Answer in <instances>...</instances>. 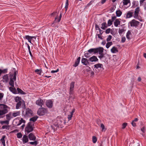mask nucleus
Returning <instances> with one entry per match:
<instances>
[{
    "label": "nucleus",
    "mask_w": 146,
    "mask_h": 146,
    "mask_svg": "<svg viewBox=\"0 0 146 146\" xmlns=\"http://www.w3.org/2000/svg\"><path fill=\"white\" fill-rule=\"evenodd\" d=\"M18 71L15 68H12L9 72L10 81L9 84L11 86H13L14 82L16 80L17 75L18 74Z\"/></svg>",
    "instance_id": "nucleus-1"
},
{
    "label": "nucleus",
    "mask_w": 146,
    "mask_h": 146,
    "mask_svg": "<svg viewBox=\"0 0 146 146\" xmlns=\"http://www.w3.org/2000/svg\"><path fill=\"white\" fill-rule=\"evenodd\" d=\"M9 108L7 105L0 104V118H3L5 117V115L8 112V109Z\"/></svg>",
    "instance_id": "nucleus-2"
},
{
    "label": "nucleus",
    "mask_w": 146,
    "mask_h": 146,
    "mask_svg": "<svg viewBox=\"0 0 146 146\" xmlns=\"http://www.w3.org/2000/svg\"><path fill=\"white\" fill-rule=\"evenodd\" d=\"M14 125L16 126H18L21 125L22 123L25 124L26 121L23 118H21V119L19 120L18 119H15L14 121Z\"/></svg>",
    "instance_id": "nucleus-3"
},
{
    "label": "nucleus",
    "mask_w": 146,
    "mask_h": 146,
    "mask_svg": "<svg viewBox=\"0 0 146 146\" xmlns=\"http://www.w3.org/2000/svg\"><path fill=\"white\" fill-rule=\"evenodd\" d=\"M47 112L46 109L43 108H39L37 111L38 115L41 116L44 115L45 113Z\"/></svg>",
    "instance_id": "nucleus-4"
},
{
    "label": "nucleus",
    "mask_w": 146,
    "mask_h": 146,
    "mask_svg": "<svg viewBox=\"0 0 146 146\" xmlns=\"http://www.w3.org/2000/svg\"><path fill=\"white\" fill-rule=\"evenodd\" d=\"M33 127L30 123H29L25 129V132L27 133H29L30 132L33 131Z\"/></svg>",
    "instance_id": "nucleus-5"
},
{
    "label": "nucleus",
    "mask_w": 146,
    "mask_h": 146,
    "mask_svg": "<svg viewBox=\"0 0 146 146\" xmlns=\"http://www.w3.org/2000/svg\"><path fill=\"white\" fill-rule=\"evenodd\" d=\"M33 115L32 111L29 108H27L26 110L25 114V115L27 117H30Z\"/></svg>",
    "instance_id": "nucleus-6"
},
{
    "label": "nucleus",
    "mask_w": 146,
    "mask_h": 146,
    "mask_svg": "<svg viewBox=\"0 0 146 146\" xmlns=\"http://www.w3.org/2000/svg\"><path fill=\"white\" fill-rule=\"evenodd\" d=\"M130 26L131 27H137L139 24V22L134 19H133L130 22Z\"/></svg>",
    "instance_id": "nucleus-7"
},
{
    "label": "nucleus",
    "mask_w": 146,
    "mask_h": 146,
    "mask_svg": "<svg viewBox=\"0 0 146 146\" xmlns=\"http://www.w3.org/2000/svg\"><path fill=\"white\" fill-rule=\"evenodd\" d=\"M46 104L48 108H51L53 106V102L51 100H48L46 102Z\"/></svg>",
    "instance_id": "nucleus-8"
},
{
    "label": "nucleus",
    "mask_w": 146,
    "mask_h": 146,
    "mask_svg": "<svg viewBox=\"0 0 146 146\" xmlns=\"http://www.w3.org/2000/svg\"><path fill=\"white\" fill-rule=\"evenodd\" d=\"M36 104L41 107L44 104V102L43 100L40 98H39L36 102Z\"/></svg>",
    "instance_id": "nucleus-9"
},
{
    "label": "nucleus",
    "mask_w": 146,
    "mask_h": 146,
    "mask_svg": "<svg viewBox=\"0 0 146 146\" xmlns=\"http://www.w3.org/2000/svg\"><path fill=\"white\" fill-rule=\"evenodd\" d=\"M140 11L139 7H137L136 8L134 12V14L133 15V17L135 19L138 18V16L139 13V12Z\"/></svg>",
    "instance_id": "nucleus-10"
},
{
    "label": "nucleus",
    "mask_w": 146,
    "mask_h": 146,
    "mask_svg": "<svg viewBox=\"0 0 146 146\" xmlns=\"http://www.w3.org/2000/svg\"><path fill=\"white\" fill-rule=\"evenodd\" d=\"M9 80V78L8 74H5L3 77V82L7 83Z\"/></svg>",
    "instance_id": "nucleus-11"
},
{
    "label": "nucleus",
    "mask_w": 146,
    "mask_h": 146,
    "mask_svg": "<svg viewBox=\"0 0 146 146\" xmlns=\"http://www.w3.org/2000/svg\"><path fill=\"white\" fill-rule=\"evenodd\" d=\"M89 60L91 62H95L97 61L98 60L97 57L94 56L90 58Z\"/></svg>",
    "instance_id": "nucleus-12"
},
{
    "label": "nucleus",
    "mask_w": 146,
    "mask_h": 146,
    "mask_svg": "<svg viewBox=\"0 0 146 146\" xmlns=\"http://www.w3.org/2000/svg\"><path fill=\"white\" fill-rule=\"evenodd\" d=\"M96 53L99 52V54H102L103 53L104 50V48L102 47H99L96 48Z\"/></svg>",
    "instance_id": "nucleus-13"
},
{
    "label": "nucleus",
    "mask_w": 146,
    "mask_h": 146,
    "mask_svg": "<svg viewBox=\"0 0 146 146\" xmlns=\"http://www.w3.org/2000/svg\"><path fill=\"white\" fill-rule=\"evenodd\" d=\"M29 138L30 140L34 141L36 139V137L32 133H30L29 135Z\"/></svg>",
    "instance_id": "nucleus-14"
},
{
    "label": "nucleus",
    "mask_w": 146,
    "mask_h": 146,
    "mask_svg": "<svg viewBox=\"0 0 146 146\" xmlns=\"http://www.w3.org/2000/svg\"><path fill=\"white\" fill-rule=\"evenodd\" d=\"M133 13L131 11H128L126 15V19L130 18L133 16Z\"/></svg>",
    "instance_id": "nucleus-15"
},
{
    "label": "nucleus",
    "mask_w": 146,
    "mask_h": 146,
    "mask_svg": "<svg viewBox=\"0 0 146 146\" xmlns=\"http://www.w3.org/2000/svg\"><path fill=\"white\" fill-rule=\"evenodd\" d=\"M81 62L82 63L85 65H87L88 64V60L86 58H82Z\"/></svg>",
    "instance_id": "nucleus-16"
},
{
    "label": "nucleus",
    "mask_w": 146,
    "mask_h": 146,
    "mask_svg": "<svg viewBox=\"0 0 146 146\" xmlns=\"http://www.w3.org/2000/svg\"><path fill=\"white\" fill-rule=\"evenodd\" d=\"M22 140L24 143H27L29 141L27 136L26 135H24L22 138Z\"/></svg>",
    "instance_id": "nucleus-17"
},
{
    "label": "nucleus",
    "mask_w": 146,
    "mask_h": 146,
    "mask_svg": "<svg viewBox=\"0 0 146 146\" xmlns=\"http://www.w3.org/2000/svg\"><path fill=\"white\" fill-rule=\"evenodd\" d=\"M20 114V111H17L11 113L12 116L13 117H16L19 116Z\"/></svg>",
    "instance_id": "nucleus-18"
},
{
    "label": "nucleus",
    "mask_w": 146,
    "mask_h": 146,
    "mask_svg": "<svg viewBox=\"0 0 146 146\" xmlns=\"http://www.w3.org/2000/svg\"><path fill=\"white\" fill-rule=\"evenodd\" d=\"M9 90L11 92L14 94H17V92L14 87V86H12L11 87H10Z\"/></svg>",
    "instance_id": "nucleus-19"
},
{
    "label": "nucleus",
    "mask_w": 146,
    "mask_h": 146,
    "mask_svg": "<svg viewBox=\"0 0 146 146\" xmlns=\"http://www.w3.org/2000/svg\"><path fill=\"white\" fill-rule=\"evenodd\" d=\"M74 82H72L70 84V93H72L73 91L74 88Z\"/></svg>",
    "instance_id": "nucleus-20"
},
{
    "label": "nucleus",
    "mask_w": 146,
    "mask_h": 146,
    "mask_svg": "<svg viewBox=\"0 0 146 146\" xmlns=\"http://www.w3.org/2000/svg\"><path fill=\"white\" fill-rule=\"evenodd\" d=\"M121 21L119 20V19H116L115 20L114 22V25L116 27H117L120 24Z\"/></svg>",
    "instance_id": "nucleus-21"
},
{
    "label": "nucleus",
    "mask_w": 146,
    "mask_h": 146,
    "mask_svg": "<svg viewBox=\"0 0 146 146\" xmlns=\"http://www.w3.org/2000/svg\"><path fill=\"white\" fill-rule=\"evenodd\" d=\"M122 3L124 5H127L129 4L130 5L131 4L130 0H123Z\"/></svg>",
    "instance_id": "nucleus-22"
},
{
    "label": "nucleus",
    "mask_w": 146,
    "mask_h": 146,
    "mask_svg": "<svg viewBox=\"0 0 146 146\" xmlns=\"http://www.w3.org/2000/svg\"><path fill=\"white\" fill-rule=\"evenodd\" d=\"M94 66L95 68L98 69L99 68H102L103 65L102 64L98 63L94 65Z\"/></svg>",
    "instance_id": "nucleus-23"
},
{
    "label": "nucleus",
    "mask_w": 146,
    "mask_h": 146,
    "mask_svg": "<svg viewBox=\"0 0 146 146\" xmlns=\"http://www.w3.org/2000/svg\"><path fill=\"white\" fill-rule=\"evenodd\" d=\"M111 52L113 53H115L117 52H118V50L117 48L115 46H113L111 50Z\"/></svg>",
    "instance_id": "nucleus-24"
},
{
    "label": "nucleus",
    "mask_w": 146,
    "mask_h": 146,
    "mask_svg": "<svg viewBox=\"0 0 146 146\" xmlns=\"http://www.w3.org/2000/svg\"><path fill=\"white\" fill-rule=\"evenodd\" d=\"M11 115H12L11 112L9 113L8 114L6 115L7 120L9 122V121L12 118V117H11Z\"/></svg>",
    "instance_id": "nucleus-25"
},
{
    "label": "nucleus",
    "mask_w": 146,
    "mask_h": 146,
    "mask_svg": "<svg viewBox=\"0 0 146 146\" xmlns=\"http://www.w3.org/2000/svg\"><path fill=\"white\" fill-rule=\"evenodd\" d=\"M24 38L28 40H31L33 38H35L34 36H31L29 35H26L24 37Z\"/></svg>",
    "instance_id": "nucleus-26"
},
{
    "label": "nucleus",
    "mask_w": 146,
    "mask_h": 146,
    "mask_svg": "<svg viewBox=\"0 0 146 146\" xmlns=\"http://www.w3.org/2000/svg\"><path fill=\"white\" fill-rule=\"evenodd\" d=\"M96 50L95 48H91L89 50L88 52L90 54L93 53L94 54H96Z\"/></svg>",
    "instance_id": "nucleus-27"
},
{
    "label": "nucleus",
    "mask_w": 146,
    "mask_h": 146,
    "mask_svg": "<svg viewBox=\"0 0 146 146\" xmlns=\"http://www.w3.org/2000/svg\"><path fill=\"white\" fill-rule=\"evenodd\" d=\"M5 136L3 135L2 138L1 139L0 141L1 142L3 146H5Z\"/></svg>",
    "instance_id": "nucleus-28"
},
{
    "label": "nucleus",
    "mask_w": 146,
    "mask_h": 146,
    "mask_svg": "<svg viewBox=\"0 0 146 146\" xmlns=\"http://www.w3.org/2000/svg\"><path fill=\"white\" fill-rule=\"evenodd\" d=\"M107 27V24L106 23L104 22L102 24V27H101V28L105 30L106 28Z\"/></svg>",
    "instance_id": "nucleus-29"
},
{
    "label": "nucleus",
    "mask_w": 146,
    "mask_h": 146,
    "mask_svg": "<svg viewBox=\"0 0 146 146\" xmlns=\"http://www.w3.org/2000/svg\"><path fill=\"white\" fill-rule=\"evenodd\" d=\"M23 102H18L17 104L16 105V109H18L20 107L22 103H23Z\"/></svg>",
    "instance_id": "nucleus-30"
},
{
    "label": "nucleus",
    "mask_w": 146,
    "mask_h": 146,
    "mask_svg": "<svg viewBox=\"0 0 146 146\" xmlns=\"http://www.w3.org/2000/svg\"><path fill=\"white\" fill-rule=\"evenodd\" d=\"M122 13L121 11L120 10H117L116 12V16L118 17H120Z\"/></svg>",
    "instance_id": "nucleus-31"
},
{
    "label": "nucleus",
    "mask_w": 146,
    "mask_h": 146,
    "mask_svg": "<svg viewBox=\"0 0 146 146\" xmlns=\"http://www.w3.org/2000/svg\"><path fill=\"white\" fill-rule=\"evenodd\" d=\"M17 90L18 93H20L22 94H25V92L23 91L22 90L19 88H17Z\"/></svg>",
    "instance_id": "nucleus-32"
},
{
    "label": "nucleus",
    "mask_w": 146,
    "mask_h": 146,
    "mask_svg": "<svg viewBox=\"0 0 146 146\" xmlns=\"http://www.w3.org/2000/svg\"><path fill=\"white\" fill-rule=\"evenodd\" d=\"M112 44V42H108L106 45V47L108 48Z\"/></svg>",
    "instance_id": "nucleus-33"
},
{
    "label": "nucleus",
    "mask_w": 146,
    "mask_h": 146,
    "mask_svg": "<svg viewBox=\"0 0 146 146\" xmlns=\"http://www.w3.org/2000/svg\"><path fill=\"white\" fill-rule=\"evenodd\" d=\"M42 72V70L41 69L39 70L37 69L35 71V72L37 74H39V75H41V74Z\"/></svg>",
    "instance_id": "nucleus-34"
},
{
    "label": "nucleus",
    "mask_w": 146,
    "mask_h": 146,
    "mask_svg": "<svg viewBox=\"0 0 146 146\" xmlns=\"http://www.w3.org/2000/svg\"><path fill=\"white\" fill-rule=\"evenodd\" d=\"M21 98L20 97H17L15 98V101L16 102H21Z\"/></svg>",
    "instance_id": "nucleus-35"
},
{
    "label": "nucleus",
    "mask_w": 146,
    "mask_h": 146,
    "mask_svg": "<svg viewBox=\"0 0 146 146\" xmlns=\"http://www.w3.org/2000/svg\"><path fill=\"white\" fill-rule=\"evenodd\" d=\"M37 118L38 117L37 116L34 117L30 118V121L35 122L37 120Z\"/></svg>",
    "instance_id": "nucleus-36"
},
{
    "label": "nucleus",
    "mask_w": 146,
    "mask_h": 146,
    "mask_svg": "<svg viewBox=\"0 0 146 146\" xmlns=\"http://www.w3.org/2000/svg\"><path fill=\"white\" fill-rule=\"evenodd\" d=\"M93 142L95 143L96 142L97 139L96 137L95 136H93L92 138Z\"/></svg>",
    "instance_id": "nucleus-37"
},
{
    "label": "nucleus",
    "mask_w": 146,
    "mask_h": 146,
    "mask_svg": "<svg viewBox=\"0 0 146 146\" xmlns=\"http://www.w3.org/2000/svg\"><path fill=\"white\" fill-rule=\"evenodd\" d=\"M131 34V32L130 31H128L126 34V37L128 39H130L129 37V35Z\"/></svg>",
    "instance_id": "nucleus-38"
},
{
    "label": "nucleus",
    "mask_w": 146,
    "mask_h": 146,
    "mask_svg": "<svg viewBox=\"0 0 146 146\" xmlns=\"http://www.w3.org/2000/svg\"><path fill=\"white\" fill-rule=\"evenodd\" d=\"M58 127L59 125L58 124H57V125L54 124V125L52 127V129H53L54 130L56 129Z\"/></svg>",
    "instance_id": "nucleus-39"
},
{
    "label": "nucleus",
    "mask_w": 146,
    "mask_h": 146,
    "mask_svg": "<svg viewBox=\"0 0 146 146\" xmlns=\"http://www.w3.org/2000/svg\"><path fill=\"white\" fill-rule=\"evenodd\" d=\"M84 56L86 58H88L90 56V53L88 52H86L84 54Z\"/></svg>",
    "instance_id": "nucleus-40"
},
{
    "label": "nucleus",
    "mask_w": 146,
    "mask_h": 146,
    "mask_svg": "<svg viewBox=\"0 0 146 146\" xmlns=\"http://www.w3.org/2000/svg\"><path fill=\"white\" fill-rule=\"evenodd\" d=\"M29 143L31 145H34L35 146L36 145L38 144L37 142L36 141H35L34 142H31Z\"/></svg>",
    "instance_id": "nucleus-41"
},
{
    "label": "nucleus",
    "mask_w": 146,
    "mask_h": 146,
    "mask_svg": "<svg viewBox=\"0 0 146 146\" xmlns=\"http://www.w3.org/2000/svg\"><path fill=\"white\" fill-rule=\"evenodd\" d=\"M68 0H66V3H65V8L66 10V11L67 10L68 6Z\"/></svg>",
    "instance_id": "nucleus-42"
},
{
    "label": "nucleus",
    "mask_w": 146,
    "mask_h": 146,
    "mask_svg": "<svg viewBox=\"0 0 146 146\" xmlns=\"http://www.w3.org/2000/svg\"><path fill=\"white\" fill-rule=\"evenodd\" d=\"M112 24V21L111 19H109L108 22V25L109 26H110Z\"/></svg>",
    "instance_id": "nucleus-43"
},
{
    "label": "nucleus",
    "mask_w": 146,
    "mask_h": 146,
    "mask_svg": "<svg viewBox=\"0 0 146 146\" xmlns=\"http://www.w3.org/2000/svg\"><path fill=\"white\" fill-rule=\"evenodd\" d=\"M2 129H9V126L8 125H3L2 127Z\"/></svg>",
    "instance_id": "nucleus-44"
},
{
    "label": "nucleus",
    "mask_w": 146,
    "mask_h": 146,
    "mask_svg": "<svg viewBox=\"0 0 146 146\" xmlns=\"http://www.w3.org/2000/svg\"><path fill=\"white\" fill-rule=\"evenodd\" d=\"M7 69H4L3 70H1V73H6L7 72Z\"/></svg>",
    "instance_id": "nucleus-45"
},
{
    "label": "nucleus",
    "mask_w": 146,
    "mask_h": 146,
    "mask_svg": "<svg viewBox=\"0 0 146 146\" xmlns=\"http://www.w3.org/2000/svg\"><path fill=\"white\" fill-rule=\"evenodd\" d=\"M61 17H62V14H61V13H60V15L59 18V19H58L57 18H55V21H56V20L57 19V22H59L61 18Z\"/></svg>",
    "instance_id": "nucleus-46"
},
{
    "label": "nucleus",
    "mask_w": 146,
    "mask_h": 146,
    "mask_svg": "<svg viewBox=\"0 0 146 146\" xmlns=\"http://www.w3.org/2000/svg\"><path fill=\"white\" fill-rule=\"evenodd\" d=\"M22 134L20 133H18L17 134V138H21L22 137Z\"/></svg>",
    "instance_id": "nucleus-47"
},
{
    "label": "nucleus",
    "mask_w": 146,
    "mask_h": 146,
    "mask_svg": "<svg viewBox=\"0 0 146 146\" xmlns=\"http://www.w3.org/2000/svg\"><path fill=\"white\" fill-rule=\"evenodd\" d=\"M9 122L8 121H7V120L5 121H1V123L2 124H3V123L9 124Z\"/></svg>",
    "instance_id": "nucleus-48"
},
{
    "label": "nucleus",
    "mask_w": 146,
    "mask_h": 146,
    "mask_svg": "<svg viewBox=\"0 0 146 146\" xmlns=\"http://www.w3.org/2000/svg\"><path fill=\"white\" fill-rule=\"evenodd\" d=\"M112 38V36L111 35H109L108 36V37L106 39V40L107 41H109L111 40V39Z\"/></svg>",
    "instance_id": "nucleus-49"
},
{
    "label": "nucleus",
    "mask_w": 146,
    "mask_h": 146,
    "mask_svg": "<svg viewBox=\"0 0 146 146\" xmlns=\"http://www.w3.org/2000/svg\"><path fill=\"white\" fill-rule=\"evenodd\" d=\"M100 127L102 129V131H103L105 129V126L103 123H101L100 125Z\"/></svg>",
    "instance_id": "nucleus-50"
},
{
    "label": "nucleus",
    "mask_w": 146,
    "mask_h": 146,
    "mask_svg": "<svg viewBox=\"0 0 146 146\" xmlns=\"http://www.w3.org/2000/svg\"><path fill=\"white\" fill-rule=\"evenodd\" d=\"M124 31L123 29H119L118 30V33L119 34H121Z\"/></svg>",
    "instance_id": "nucleus-51"
},
{
    "label": "nucleus",
    "mask_w": 146,
    "mask_h": 146,
    "mask_svg": "<svg viewBox=\"0 0 146 146\" xmlns=\"http://www.w3.org/2000/svg\"><path fill=\"white\" fill-rule=\"evenodd\" d=\"M127 125V123H123L122 124V128L124 129L126 127Z\"/></svg>",
    "instance_id": "nucleus-52"
},
{
    "label": "nucleus",
    "mask_w": 146,
    "mask_h": 146,
    "mask_svg": "<svg viewBox=\"0 0 146 146\" xmlns=\"http://www.w3.org/2000/svg\"><path fill=\"white\" fill-rule=\"evenodd\" d=\"M79 63V62H77L76 61L75 62V64L73 65V66L75 67H76L78 65Z\"/></svg>",
    "instance_id": "nucleus-53"
},
{
    "label": "nucleus",
    "mask_w": 146,
    "mask_h": 146,
    "mask_svg": "<svg viewBox=\"0 0 146 146\" xmlns=\"http://www.w3.org/2000/svg\"><path fill=\"white\" fill-rule=\"evenodd\" d=\"M100 55L99 56V58H100V59H101L104 57V54L103 53L102 54H100Z\"/></svg>",
    "instance_id": "nucleus-54"
},
{
    "label": "nucleus",
    "mask_w": 146,
    "mask_h": 146,
    "mask_svg": "<svg viewBox=\"0 0 146 146\" xmlns=\"http://www.w3.org/2000/svg\"><path fill=\"white\" fill-rule=\"evenodd\" d=\"M72 115H72V114H70V115H68V118L69 121L71 120V119L72 118Z\"/></svg>",
    "instance_id": "nucleus-55"
},
{
    "label": "nucleus",
    "mask_w": 146,
    "mask_h": 146,
    "mask_svg": "<svg viewBox=\"0 0 146 146\" xmlns=\"http://www.w3.org/2000/svg\"><path fill=\"white\" fill-rule=\"evenodd\" d=\"M4 94L2 93H0V100H2L3 98Z\"/></svg>",
    "instance_id": "nucleus-56"
},
{
    "label": "nucleus",
    "mask_w": 146,
    "mask_h": 146,
    "mask_svg": "<svg viewBox=\"0 0 146 146\" xmlns=\"http://www.w3.org/2000/svg\"><path fill=\"white\" fill-rule=\"evenodd\" d=\"M125 40L126 39L125 37H122L121 38V42L123 43L124 42H125Z\"/></svg>",
    "instance_id": "nucleus-57"
},
{
    "label": "nucleus",
    "mask_w": 146,
    "mask_h": 146,
    "mask_svg": "<svg viewBox=\"0 0 146 146\" xmlns=\"http://www.w3.org/2000/svg\"><path fill=\"white\" fill-rule=\"evenodd\" d=\"M110 28L107 29L106 31V33L107 34H108L110 33Z\"/></svg>",
    "instance_id": "nucleus-58"
},
{
    "label": "nucleus",
    "mask_w": 146,
    "mask_h": 146,
    "mask_svg": "<svg viewBox=\"0 0 146 146\" xmlns=\"http://www.w3.org/2000/svg\"><path fill=\"white\" fill-rule=\"evenodd\" d=\"M59 70L58 69H57L56 70H52L51 71V72L52 73H54L55 72H57L59 71Z\"/></svg>",
    "instance_id": "nucleus-59"
},
{
    "label": "nucleus",
    "mask_w": 146,
    "mask_h": 146,
    "mask_svg": "<svg viewBox=\"0 0 146 146\" xmlns=\"http://www.w3.org/2000/svg\"><path fill=\"white\" fill-rule=\"evenodd\" d=\"M131 124L132 125V126L133 127H135L136 126V124L135 123V122L132 121V122H131Z\"/></svg>",
    "instance_id": "nucleus-60"
},
{
    "label": "nucleus",
    "mask_w": 146,
    "mask_h": 146,
    "mask_svg": "<svg viewBox=\"0 0 146 146\" xmlns=\"http://www.w3.org/2000/svg\"><path fill=\"white\" fill-rule=\"evenodd\" d=\"M95 28H96V30H99L100 29V28H99L98 25H96Z\"/></svg>",
    "instance_id": "nucleus-61"
},
{
    "label": "nucleus",
    "mask_w": 146,
    "mask_h": 146,
    "mask_svg": "<svg viewBox=\"0 0 146 146\" xmlns=\"http://www.w3.org/2000/svg\"><path fill=\"white\" fill-rule=\"evenodd\" d=\"M141 131L143 133L145 132V127H143L141 129Z\"/></svg>",
    "instance_id": "nucleus-62"
},
{
    "label": "nucleus",
    "mask_w": 146,
    "mask_h": 146,
    "mask_svg": "<svg viewBox=\"0 0 146 146\" xmlns=\"http://www.w3.org/2000/svg\"><path fill=\"white\" fill-rule=\"evenodd\" d=\"M101 34H98L97 35V36L99 38H100L101 39H102V38L101 36Z\"/></svg>",
    "instance_id": "nucleus-63"
},
{
    "label": "nucleus",
    "mask_w": 146,
    "mask_h": 146,
    "mask_svg": "<svg viewBox=\"0 0 146 146\" xmlns=\"http://www.w3.org/2000/svg\"><path fill=\"white\" fill-rule=\"evenodd\" d=\"M25 44H26L27 46V47H28V49L29 51L30 50V47L29 46V44H28L27 43H25Z\"/></svg>",
    "instance_id": "nucleus-64"
}]
</instances>
